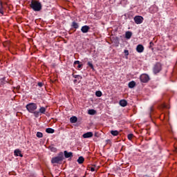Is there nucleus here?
Wrapping results in <instances>:
<instances>
[{"label":"nucleus","instance_id":"nucleus-26","mask_svg":"<svg viewBox=\"0 0 177 177\" xmlns=\"http://www.w3.org/2000/svg\"><path fill=\"white\" fill-rule=\"evenodd\" d=\"M87 66L91 68V70H95V68L93 67V64H92L91 62H88Z\"/></svg>","mask_w":177,"mask_h":177},{"label":"nucleus","instance_id":"nucleus-19","mask_svg":"<svg viewBox=\"0 0 177 177\" xmlns=\"http://www.w3.org/2000/svg\"><path fill=\"white\" fill-rule=\"evenodd\" d=\"M88 113L90 115H95V114H96V111H95L94 109H89L88 111Z\"/></svg>","mask_w":177,"mask_h":177},{"label":"nucleus","instance_id":"nucleus-28","mask_svg":"<svg viewBox=\"0 0 177 177\" xmlns=\"http://www.w3.org/2000/svg\"><path fill=\"white\" fill-rule=\"evenodd\" d=\"M127 138L129 139V140H132V138H133V134L130 133L127 136Z\"/></svg>","mask_w":177,"mask_h":177},{"label":"nucleus","instance_id":"nucleus-35","mask_svg":"<svg viewBox=\"0 0 177 177\" xmlns=\"http://www.w3.org/2000/svg\"><path fill=\"white\" fill-rule=\"evenodd\" d=\"M77 81H78L77 80H73L74 84H77Z\"/></svg>","mask_w":177,"mask_h":177},{"label":"nucleus","instance_id":"nucleus-7","mask_svg":"<svg viewBox=\"0 0 177 177\" xmlns=\"http://www.w3.org/2000/svg\"><path fill=\"white\" fill-rule=\"evenodd\" d=\"M145 50V47L143 46V45L142 44H138L136 47V51L138 53H143Z\"/></svg>","mask_w":177,"mask_h":177},{"label":"nucleus","instance_id":"nucleus-33","mask_svg":"<svg viewBox=\"0 0 177 177\" xmlns=\"http://www.w3.org/2000/svg\"><path fill=\"white\" fill-rule=\"evenodd\" d=\"M43 86H44V84H42V82L38 83V86H39L40 88L42 87Z\"/></svg>","mask_w":177,"mask_h":177},{"label":"nucleus","instance_id":"nucleus-23","mask_svg":"<svg viewBox=\"0 0 177 177\" xmlns=\"http://www.w3.org/2000/svg\"><path fill=\"white\" fill-rule=\"evenodd\" d=\"M72 77L73 78H76L77 80H81L82 78V76H81L80 75H75L74 73L72 74Z\"/></svg>","mask_w":177,"mask_h":177},{"label":"nucleus","instance_id":"nucleus-34","mask_svg":"<svg viewBox=\"0 0 177 177\" xmlns=\"http://www.w3.org/2000/svg\"><path fill=\"white\" fill-rule=\"evenodd\" d=\"M91 172H95V167H90Z\"/></svg>","mask_w":177,"mask_h":177},{"label":"nucleus","instance_id":"nucleus-12","mask_svg":"<svg viewBox=\"0 0 177 177\" xmlns=\"http://www.w3.org/2000/svg\"><path fill=\"white\" fill-rule=\"evenodd\" d=\"M14 155L16 156V157H23V154H21V151L20 149H17L14 151Z\"/></svg>","mask_w":177,"mask_h":177},{"label":"nucleus","instance_id":"nucleus-6","mask_svg":"<svg viewBox=\"0 0 177 177\" xmlns=\"http://www.w3.org/2000/svg\"><path fill=\"white\" fill-rule=\"evenodd\" d=\"M143 17L142 16H136L134 17V21L136 24H142L143 23Z\"/></svg>","mask_w":177,"mask_h":177},{"label":"nucleus","instance_id":"nucleus-31","mask_svg":"<svg viewBox=\"0 0 177 177\" xmlns=\"http://www.w3.org/2000/svg\"><path fill=\"white\" fill-rule=\"evenodd\" d=\"M154 46V43H153V41H151L150 43H149V48H151L152 46Z\"/></svg>","mask_w":177,"mask_h":177},{"label":"nucleus","instance_id":"nucleus-17","mask_svg":"<svg viewBox=\"0 0 177 177\" xmlns=\"http://www.w3.org/2000/svg\"><path fill=\"white\" fill-rule=\"evenodd\" d=\"M84 161H85V158H84L82 156H80L77 160L78 164H84Z\"/></svg>","mask_w":177,"mask_h":177},{"label":"nucleus","instance_id":"nucleus-2","mask_svg":"<svg viewBox=\"0 0 177 177\" xmlns=\"http://www.w3.org/2000/svg\"><path fill=\"white\" fill-rule=\"evenodd\" d=\"M30 7L34 12H40V10H42V4L37 0H32Z\"/></svg>","mask_w":177,"mask_h":177},{"label":"nucleus","instance_id":"nucleus-4","mask_svg":"<svg viewBox=\"0 0 177 177\" xmlns=\"http://www.w3.org/2000/svg\"><path fill=\"white\" fill-rule=\"evenodd\" d=\"M140 80L141 82L146 84L150 81V77L147 74L143 73L140 76Z\"/></svg>","mask_w":177,"mask_h":177},{"label":"nucleus","instance_id":"nucleus-36","mask_svg":"<svg viewBox=\"0 0 177 177\" xmlns=\"http://www.w3.org/2000/svg\"><path fill=\"white\" fill-rule=\"evenodd\" d=\"M164 108L165 109H168V106H167V105H164Z\"/></svg>","mask_w":177,"mask_h":177},{"label":"nucleus","instance_id":"nucleus-27","mask_svg":"<svg viewBox=\"0 0 177 177\" xmlns=\"http://www.w3.org/2000/svg\"><path fill=\"white\" fill-rule=\"evenodd\" d=\"M37 138H43L44 134L41 132L38 131L36 134Z\"/></svg>","mask_w":177,"mask_h":177},{"label":"nucleus","instance_id":"nucleus-14","mask_svg":"<svg viewBox=\"0 0 177 177\" xmlns=\"http://www.w3.org/2000/svg\"><path fill=\"white\" fill-rule=\"evenodd\" d=\"M77 121H78V118H77V116H72L70 118V122H71V124H75Z\"/></svg>","mask_w":177,"mask_h":177},{"label":"nucleus","instance_id":"nucleus-18","mask_svg":"<svg viewBox=\"0 0 177 177\" xmlns=\"http://www.w3.org/2000/svg\"><path fill=\"white\" fill-rule=\"evenodd\" d=\"M46 132L47 133H55V129H52V128H47L46 129Z\"/></svg>","mask_w":177,"mask_h":177},{"label":"nucleus","instance_id":"nucleus-38","mask_svg":"<svg viewBox=\"0 0 177 177\" xmlns=\"http://www.w3.org/2000/svg\"><path fill=\"white\" fill-rule=\"evenodd\" d=\"M176 153H177V147L176 148Z\"/></svg>","mask_w":177,"mask_h":177},{"label":"nucleus","instance_id":"nucleus-1","mask_svg":"<svg viewBox=\"0 0 177 177\" xmlns=\"http://www.w3.org/2000/svg\"><path fill=\"white\" fill-rule=\"evenodd\" d=\"M26 108L28 113L33 114L36 118H38V117H39V112H38V111H35L37 110V109H38V106L37 105V104L34 102L29 103L26 106Z\"/></svg>","mask_w":177,"mask_h":177},{"label":"nucleus","instance_id":"nucleus-25","mask_svg":"<svg viewBox=\"0 0 177 177\" xmlns=\"http://www.w3.org/2000/svg\"><path fill=\"white\" fill-rule=\"evenodd\" d=\"M0 13L3 15V6L2 5V1L0 2Z\"/></svg>","mask_w":177,"mask_h":177},{"label":"nucleus","instance_id":"nucleus-13","mask_svg":"<svg viewBox=\"0 0 177 177\" xmlns=\"http://www.w3.org/2000/svg\"><path fill=\"white\" fill-rule=\"evenodd\" d=\"M45 111H46V108L41 106L39 111H37V113H39V116L41 115V114H45Z\"/></svg>","mask_w":177,"mask_h":177},{"label":"nucleus","instance_id":"nucleus-22","mask_svg":"<svg viewBox=\"0 0 177 177\" xmlns=\"http://www.w3.org/2000/svg\"><path fill=\"white\" fill-rule=\"evenodd\" d=\"M48 149H50V151H53V153H56V151H57V149L53 146H49Z\"/></svg>","mask_w":177,"mask_h":177},{"label":"nucleus","instance_id":"nucleus-8","mask_svg":"<svg viewBox=\"0 0 177 177\" xmlns=\"http://www.w3.org/2000/svg\"><path fill=\"white\" fill-rule=\"evenodd\" d=\"M89 30H91V28L88 26H86V25L82 26V28H81V31L84 34H86V32H88Z\"/></svg>","mask_w":177,"mask_h":177},{"label":"nucleus","instance_id":"nucleus-10","mask_svg":"<svg viewBox=\"0 0 177 177\" xmlns=\"http://www.w3.org/2000/svg\"><path fill=\"white\" fill-rule=\"evenodd\" d=\"M82 136L84 139H88V138H92L93 136V133L87 132L86 133H84Z\"/></svg>","mask_w":177,"mask_h":177},{"label":"nucleus","instance_id":"nucleus-24","mask_svg":"<svg viewBox=\"0 0 177 177\" xmlns=\"http://www.w3.org/2000/svg\"><path fill=\"white\" fill-rule=\"evenodd\" d=\"M102 95H103V93L100 91L95 92V96H97V97H102Z\"/></svg>","mask_w":177,"mask_h":177},{"label":"nucleus","instance_id":"nucleus-21","mask_svg":"<svg viewBox=\"0 0 177 177\" xmlns=\"http://www.w3.org/2000/svg\"><path fill=\"white\" fill-rule=\"evenodd\" d=\"M111 135H113V136H118L119 132L117 130H115V131L112 130V131H111Z\"/></svg>","mask_w":177,"mask_h":177},{"label":"nucleus","instance_id":"nucleus-15","mask_svg":"<svg viewBox=\"0 0 177 177\" xmlns=\"http://www.w3.org/2000/svg\"><path fill=\"white\" fill-rule=\"evenodd\" d=\"M132 37V32L131 31H127L125 33V38L127 39H131V37Z\"/></svg>","mask_w":177,"mask_h":177},{"label":"nucleus","instance_id":"nucleus-11","mask_svg":"<svg viewBox=\"0 0 177 177\" xmlns=\"http://www.w3.org/2000/svg\"><path fill=\"white\" fill-rule=\"evenodd\" d=\"M119 104L120 106H121L122 107H127V106H128V102H127L126 100H121L119 102Z\"/></svg>","mask_w":177,"mask_h":177},{"label":"nucleus","instance_id":"nucleus-16","mask_svg":"<svg viewBox=\"0 0 177 177\" xmlns=\"http://www.w3.org/2000/svg\"><path fill=\"white\" fill-rule=\"evenodd\" d=\"M136 86V82H135V81H131L129 82V88H130L131 89H132Z\"/></svg>","mask_w":177,"mask_h":177},{"label":"nucleus","instance_id":"nucleus-5","mask_svg":"<svg viewBox=\"0 0 177 177\" xmlns=\"http://www.w3.org/2000/svg\"><path fill=\"white\" fill-rule=\"evenodd\" d=\"M153 74H158L161 71V64L157 62L153 68Z\"/></svg>","mask_w":177,"mask_h":177},{"label":"nucleus","instance_id":"nucleus-32","mask_svg":"<svg viewBox=\"0 0 177 177\" xmlns=\"http://www.w3.org/2000/svg\"><path fill=\"white\" fill-rule=\"evenodd\" d=\"M84 65L82 64H79V65L77 66V68H82V66Z\"/></svg>","mask_w":177,"mask_h":177},{"label":"nucleus","instance_id":"nucleus-20","mask_svg":"<svg viewBox=\"0 0 177 177\" xmlns=\"http://www.w3.org/2000/svg\"><path fill=\"white\" fill-rule=\"evenodd\" d=\"M72 27L73 28H75V30H77V28H79L80 26L78 25V23L75 22V21H73L72 23Z\"/></svg>","mask_w":177,"mask_h":177},{"label":"nucleus","instance_id":"nucleus-3","mask_svg":"<svg viewBox=\"0 0 177 177\" xmlns=\"http://www.w3.org/2000/svg\"><path fill=\"white\" fill-rule=\"evenodd\" d=\"M64 160V156L63 154V152H60L57 156L54 157L51 159L52 164H60L62 161Z\"/></svg>","mask_w":177,"mask_h":177},{"label":"nucleus","instance_id":"nucleus-29","mask_svg":"<svg viewBox=\"0 0 177 177\" xmlns=\"http://www.w3.org/2000/svg\"><path fill=\"white\" fill-rule=\"evenodd\" d=\"M80 63H81V62H80V61H75L74 63H73V64H74V66H76V64H78V65H79V64H80Z\"/></svg>","mask_w":177,"mask_h":177},{"label":"nucleus","instance_id":"nucleus-9","mask_svg":"<svg viewBox=\"0 0 177 177\" xmlns=\"http://www.w3.org/2000/svg\"><path fill=\"white\" fill-rule=\"evenodd\" d=\"M64 155L65 158H73V152H68L67 151H64Z\"/></svg>","mask_w":177,"mask_h":177},{"label":"nucleus","instance_id":"nucleus-30","mask_svg":"<svg viewBox=\"0 0 177 177\" xmlns=\"http://www.w3.org/2000/svg\"><path fill=\"white\" fill-rule=\"evenodd\" d=\"M124 53L126 56H128V55H129V51H128V50H124Z\"/></svg>","mask_w":177,"mask_h":177},{"label":"nucleus","instance_id":"nucleus-37","mask_svg":"<svg viewBox=\"0 0 177 177\" xmlns=\"http://www.w3.org/2000/svg\"><path fill=\"white\" fill-rule=\"evenodd\" d=\"M151 111H153V108H151Z\"/></svg>","mask_w":177,"mask_h":177}]
</instances>
